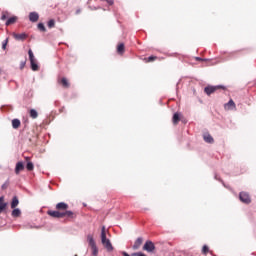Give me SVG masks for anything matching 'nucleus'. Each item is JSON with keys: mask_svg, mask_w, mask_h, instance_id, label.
Instances as JSON below:
<instances>
[{"mask_svg": "<svg viewBox=\"0 0 256 256\" xmlns=\"http://www.w3.org/2000/svg\"><path fill=\"white\" fill-rule=\"evenodd\" d=\"M107 233H109V230H107V228H105V226H102L101 228V243L103 245V247L106 248V250L108 251V253H111L113 251V244H111V240L107 239Z\"/></svg>", "mask_w": 256, "mask_h": 256, "instance_id": "obj_1", "label": "nucleus"}, {"mask_svg": "<svg viewBox=\"0 0 256 256\" xmlns=\"http://www.w3.org/2000/svg\"><path fill=\"white\" fill-rule=\"evenodd\" d=\"M87 241L89 246L91 247L92 255L98 256L99 255V248H97V244L95 243V239H93V235L89 234L87 236Z\"/></svg>", "mask_w": 256, "mask_h": 256, "instance_id": "obj_2", "label": "nucleus"}, {"mask_svg": "<svg viewBox=\"0 0 256 256\" xmlns=\"http://www.w3.org/2000/svg\"><path fill=\"white\" fill-rule=\"evenodd\" d=\"M219 89H222L223 91L227 90V87L223 86V85H218V86H206L204 88V93H206V95H213V93H215V91H219Z\"/></svg>", "mask_w": 256, "mask_h": 256, "instance_id": "obj_3", "label": "nucleus"}, {"mask_svg": "<svg viewBox=\"0 0 256 256\" xmlns=\"http://www.w3.org/2000/svg\"><path fill=\"white\" fill-rule=\"evenodd\" d=\"M28 55H29L32 71H39V65H37V60H35V55L33 54V50L30 49L28 51Z\"/></svg>", "mask_w": 256, "mask_h": 256, "instance_id": "obj_4", "label": "nucleus"}, {"mask_svg": "<svg viewBox=\"0 0 256 256\" xmlns=\"http://www.w3.org/2000/svg\"><path fill=\"white\" fill-rule=\"evenodd\" d=\"M239 199L242 203H245V205L251 203V196L247 192H240Z\"/></svg>", "mask_w": 256, "mask_h": 256, "instance_id": "obj_5", "label": "nucleus"}, {"mask_svg": "<svg viewBox=\"0 0 256 256\" xmlns=\"http://www.w3.org/2000/svg\"><path fill=\"white\" fill-rule=\"evenodd\" d=\"M143 251H147V253H153V251H155V244L153 243V241H146L143 246Z\"/></svg>", "mask_w": 256, "mask_h": 256, "instance_id": "obj_6", "label": "nucleus"}, {"mask_svg": "<svg viewBox=\"0 0 256 256\" xmlns=\"http://www.w3.org/2000/svg\"><path fill=\"white\" fill-rule=\"evenodd\" d=\"M57 83L58 85H61L63 89H69L71 87V83H69V80L66 77L58 78Z\"/></svg>", "mask_w": 256, "mask_h": 256, "instance_id": "obj_7", "label": "nucleus"}, {"mask_svg": "<svg viewBox=\"0 0 256 256\" xmlns=\"http://www.w3.org/2000/svg\"><path fill=\"white\" fill-rule=\"evenodd\" d=\"M47 213L50 217H53L54 219H63L64 215L63 212L58 210H49Z\"/></svg>", "mask_w": 256, "mask_h": 256, "instance_id": "obj_8", "label": "nucleus"}, {"mask_svg": "<svg viewBox=\"0 0 256 256\" xmlns=\"http://www.w3.org/2000/svg\"><path fill=\"white\" fill-rule=\"evenodd\" d=\"M56 209L58 211H60L61 213H65V211H67V209H69V204H67L65 202H59L58 204H56Z\"/></svg>", "mask_w": 256, "mask_h": 256, "instance_id": "obj_9", "label": "nucleus"}, {"mask_svg": "<svg viewBox=\"0 0 256 256\" xmlns=\"http://www.w3.org/2000/svg\"><path fill=\"white\" fill-rule=\"evenodd\" d=\"M63 213V217H67V219H77V213L71 210H66Z\"/></svg>", "mask_w": 256, "mask_h": 256, "instance_id": "obj_10", "label": "nucleus"}, {"mask_svg": "<svg viewBox=\"0 0 256 256\" xmlns=\"http://www.w3.org/2000/svg\"><path fill=\"white\" fill-rule=\"evenodd\" d=\"M29 20L32 22V23H37V21H39V14L37 12H31L29 14Z\"/></svg>", "mask_w": 256, "mask_h": 256, "instance_id": "obj_11", "label": "nucleus"}, {"mask_svg": "<svg viewBox=\"0 0 256 256\" xmlns=\"http://www.w3.org/2000/svg\"><path fill=\"white\" fill-rule=\"evenodd\" d=\"M13 37H14V39H16V41H25V39H27V34L26 33H21V34L14 33Z\"/></svg>", "mask_w": 256, "mask_h": 256, "instance_id": "obj_12", "label": "nucleus"}, {"mask_svg": "<svg viewBox=\"0 0 256 256\" xmlns=\"http://www.w3.org/2000/svg\"><path fill=\"white\" fill-rule=\"evenodd\" d=\"M141 245H143V239L141 237H139L134 242V245L132 246V249H134V251H137V249H139L141 247Z\"/></svg>", "mask_w": 256, "mask_h": 256, "instance_id": "obj_13", "label": "nucleus"}, {"mask_svg": "<svg viewBox=\"0 0 256 256\" xmlns=\"http://www.w3.org/2000/svg\"><path fill=\"white\" fill-rule=\"evenodd\" d=\"M7 209V202H5V197H0V214Z\"/></svg>", "mask_w": 256, "mask_h": 256, "instance_id": "obj_14", "label": "nucleus"}, {"mask_svg": "<svg viewBox=\"0 0 256 256\" xmlns=\"http://www.w3.org/2000/svg\"><path fill=\"white\" fill-rule=\"evenodd\" d=\"M180 121H181V114L179 112L174 113L172 118V122L174 123V125H178Z\"/></svg>", "mask_w": 256, "mask_h": 256, "instance_id": "obj_15", "label": "nucleus"}, {"mask_svg": "<svg viewBox=\"0 0 256 256\" xmlns=\"http://www.w3.org/2000/svg\"><path fill=\"white\" fill-rule=\"evenodd\" d=\"M24 169H25V165H23V162H18L15 168L16 175H19V173H21V171H23Z\"/></svg>", "mask_w": 256, "mask_h": 256, "instance_id": "obj_16", "label": "nucleus"}, {"mask_svg": "<svg viewBox=\"0 0 256 256\" xmlns=\"http://www.w3.org/2000/svg\"><path fill=\"white\" fill-rule=\"evenodd\" d=\"M25 160L27 161V165H26L27 171H33V169H35L33 162L30 161L29 157H25Z\"/></svg>", "mask_w": 256, "mask_h": 256, "instance_id": "obj_17", "label": "nucleus"}, {"mask_svg": "<svg viewBox=\"0 0 256 256\" xmlns=\"http://www.w3.org/2000/svg\"><path fill=\"white\" fill-rule=\"evenodd\" d=\"M117 53H118V55H123V53H125V44L124 43H119L117 45Z\"/></svg>", "mask_w": 256, "mask_h": 256, "instance_id": "obj_18", "label": "nucleus"}, {"mask_svg": "<svg viewBox=\"0 0 256 256\" xmlns=\"http://www.w3.org/2000/svg\"><path fill=\"white\" fill-rule=\"evenodd\" d=\"M203 139L206 143H214V139H213V136H211V134L209 133H206L203 135Z\"/></svg>", "mask_w": 256, "mask_h": 256, "instance_id": "obj_19", "label": "nucleus"}, {"mask_svg": "<svg viewBox=\"0 0 256 256\" xmlns=\"http://www.w3.org/2000/svg\"><path fill=\"white\" fill-rule=\"evenodd\" d=\"M19 205V198L14 196L11 201V209H15Z\"/></svg>", "mask_w": 256, "mask_h": 256, "instance_id": "obj_20", "label": "nucleus"}, {"mask_svg": "<svg viewBox=\"0 0 256 256\" xmlns=\"http://www.w3.org/2000/svg\"><path fill=\"white\" fill-rule=\"evenodd\" d=\"M14 23H17V16H12L6 21V26L9 27V25H14Z\"/></svg>", "mask_w": 256, "mask_h": 256, "instance_id": "obj_21", "label": "nucleus"}, {"mask_svg": "<svg viewBox=\"0 0 256 256\" xmlns=\"http://www.w3.org/2000/svg\"><path fill=\"white\" fill-rule=\"evenodd\" d=\"M225 109H235V102L233 101V99H230L228 103H226L224 105Z\"/></svg>", "mask_w": 256, "mask_h": 256, "instance_id": "obj_22", "label": "nucleus"}, {"mask_svg": "<svg viewBox=\"0 0 256 256\" xmlns=\"http://www.w3.org/2000/svg\"><path fill=\"white\" fill-rule=\"evenodd\" d=\"M12 127L13 129H19V127H21V120L19 119H13L12 120Z\"/></svg>", "mask_w": 256, "mask_h": 256, "instance_id": "obj_23", "label": "nucleus"}, {"mask_svg": "<svg viewBox=\"0 0 256 256\" xmlns=\"http://www.w3.org/2000/svg\"><path fill=\"white\" fill-rule=\"evenodd\" d=\"M29 115H30L31 119H37L39 117V113L35 109H31L29 111Z\"/></svg>", "mask_w": 256, "mask_h": 256, "instance_id": "obj_24", "label": "nucleus"}, {"mask_svg": "<svg viewBox=\"0 0 256 256\" xmlns=\"http://www.w3.org/2000/svg\"><path fill=\"white\" fill-rule=\"evenodd\" d=\"M14 210L12 211V217H21V210L18 208H13Z\"/></svg>", "mask_w": 256, "mask_h": 256, "instance_id": "obj_25", "label": "nucleus"}, {"mask_svg": "<svg viewBox=\"0 0 256 256\" xmlns=\"http://www.w3.org/2000/svg\"><path fill=\"white\" fill-rule=\"evenodd\" d=\"M208 253H213V251H210V249H209V246H207V245H204L203 247H202V255H207Z\"/></svg>", "mask_w": 256, "mask_h": 256, "instance_id": "obj_26", "label": "nucleus"}, {"mask_svg": "<svg viewBox=\"0 0 256 256\" xmlns=\"http://www.w3.org/2000/svg\"><path fill=\"white\" fill-rule=\"evenodd\" d=\"M144 61L146 63H153V61H157V56H149L148 58H145Z\"/></svg>", "mask_w": 256, "mask_h": 256, "instance_id": "obj_27", "label": "nucleus"}, {"mask_svg": "<svg viewBox=\"0 0 256 256\" xmlns=\"http://www.w3.org/2000/svg\"><path fill=\"white\" fill-rule=\"evenodd\" d=\"M38 29L39 31H42V33H45V31H47V28H45V24L43 23L38 24Z\"/></svg>", "mask_w": 256, "mask_h": 256, "instance_id": "obj_28", "label": "nucleus"}, {"mask_svg": "<svg viewBox=\"0 0 256 256\" xmlns=\"http://www.w3.org/2000/svg\"><path fill=\"white\" fill-rule=\"evenodd\" d=\"M47 25L49 29H53V27H55V20L54 19L49 20Z\"/></svg>", "mask_w": 256, "mask_h": 256, "instance_id": "obj_29", "label": "nucleus"}, {"mask_svg": "<svg viewBox=\"0 0 256 256\" xmlns=\"http://www.w3.org/2000/svg\"><path fill=\"white\" fill-rule=\"evenodd\" d=\"M9 17V12L5 11L2 12L1 20L5 21Z\"/></svg>", "mask_w": 256, "mask_h": 256, "instance_id": "obj_30", "label": "nucleus"}, {"mask_svg": "<svg viewBox=\"0 0 256 256\" xmlns=\"http://www.w3.org/2000/svg\"><path fill=\"white\" fill-rule=\"evenodd\" d=\"M8 43H9V39L4 40V42H3V44H2V49L6 50Z\"/></svg>", "mask_w": 256, "mask_h": 256, "instance_id": "obj_31", "label": "nucleus"}, {"mask_svg": "<svg viewBox=\"0 0 256 256\" xmlns=\"http://www.w3.org/2000/svg\"><path fill=\"white\" fill-rule=\"evenodd\" d=\"M26 63H27V60H24V61L20 62V69L21 70L25 69Z\"/></svg>", "mask_w": 256, "mask_h": 256, "instance_id": "obj_32", "label": "nucleus"}, {"mask_svg": "<svg viewBox=\"0 0 256 256\" xmlns=\"http://www.w3.org/2000/svg\"><path fill=\"white\" fill-rule=\"evenodd\" d=\"M132 256H146V255L143 252H135V253H132Z\"/></svg>", "mask_w": 256, "mask_h": 256, "instance_id": "obj_33", "label": "nucleus"}, {"mask_svg": "<svg viewBox=\"0 0 256 256\" xmlns=\"http://www.w3.org/2000/svg\"><path fill=\"white\" fill-rule=\"evenodd\" d=\"M7 187H9V181H6V182L1 186V188H2L3 190L7 189Z\"/></svg>", "mask_w": 256, "mask_h": 256, "instance_id": "obj_34", "label": "nucleus"}, {"mask_svg": "<svg viewBox=\"0 0 256 256\" xmlns=\"http://www.w3.org/2000/svg\"><path fill=\"white\" fill-rule=\"evenodd\" d=\"M109 5H113L114 0H106Z\"/></svg>", "mask_w": 256, "mask_h": 256, "instance_id": "obj_35", "label": "nucleus"}, {"mask_svg": "<svg viewBox=\"0 0 256 256\" xmlns=\"http://www.w3.org/2000/svg\"><path fill=\"white\" fill-rule=\"evenodd\" d=\"M122 255H123V256H131V255H129L127 252H122Z\"/></svg>", "mask_w": 256, "mask_h": 256, "instance_id": "obj_36", "label": "nucleus"}, {"mask_svg": "<svg viewBox=\"0 0 256 256\" xmlns=\"http://www.w3.org/2000/svg\"><path fill=\"white\" fill-rule=\"evenodd\" d=\"M196 61H203L202 58L196 57Z\"/></svg>", "mask_w": 256, "mask_h": 256, "instance_id": "obj_37", "label": "nucleus"}]
</instances>
